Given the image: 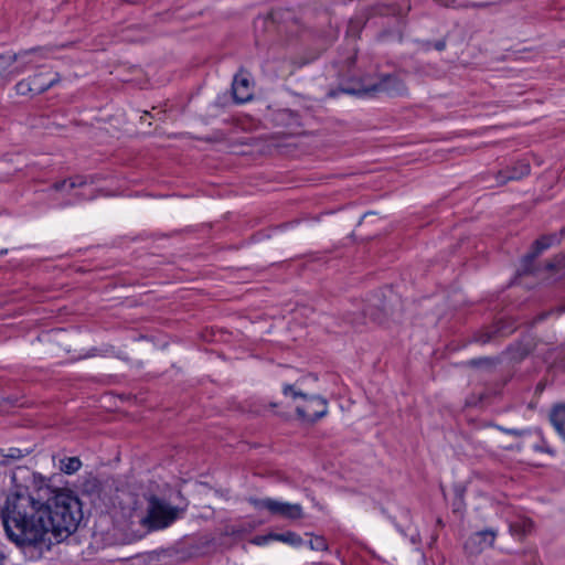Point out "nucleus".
I'll use <instances>...</instances> for the list:
<instances>
[{
	"mask_svg": "<svg viewBox=\"0 0 565 565\" xmlns=\"http://www.w3.org/2000/svg\"><path fill=\"white\" fill-rule=\"evenodd\" d=\"M434 1L445 8H455V3L457 0H434Z\"/></svg>",
	"mask_w": 565,
	"mask_h": 565,
	"instance_id": "26",
	"label": "nucleus"
},
{
	"mask_svg": "<svg viewBox=\"0 0 565 565\" xmlns=\"http://www.w3.org/2000/svg\"><path fill=\"white\" fill-rule=\"evenodd\" d=\"M556 243H559L557 234L543 235L537 238L532 245V250L522 258L520 274L535 275L540 270L535 265V259L541 253Z\"/></svg>",
	"mask_w": 565,
	"mask_h": 565,
	"instance_id": "6",
	"label": "nucleus"
},
{
	"mask_svg": "<svg viewBox=\"0 0 565 565\" xmlns=\"http://www.w3.org/2000/svg\"><path fill=\"white\" fill-rule=\"evenodd\" d=\"M555 267H556V265L553 262H551V260L546 262L545 265H544V268L546 270H554Z\"/></svg>",
	"mask_w": 565,
	"mask_h": 565,
	"instance_id": "30",
	"label": "nucleus"
},
{
	"mask_svg": "<svg viewBox=\"0 0 565 565\" xmlns=\"http://www.w3.org/2000/svg\"><path fill=\"white\" fill-rule=\"evenodd\" d=\"M15 451H12V455H10L11 458H14Z\"/></svg>",
	"mask_w": 565,
	"mask_h": 565,
	"instance_id": "37",
	"label": "nucleus"
},
{
	"mask_svg": "<svg viewBox=\"0 0 565 565\" xmlns=\"http://www.w3.org/2000/svg\"><path fill=\"white\" fill-rule=\"evenodd\" d=\"M6 70H0V75L4 72Z\"/></svg>",
	"mask_w": 565,
	"mask_h": 565,
	"instance_id": "39",
	"label": "nucleus"
},
{
	"mask_svg": "<svg viewBox=\"0 0 565 565\" xmlns=\"http://www.w3.org/2000/svg\"><path fill=\"white\" fill-rule=\"evenodd\" d=\"M250 503L258 510H267L273 515H279L288 520L303 518L302 507L298 503L281 502L271 498L250 499Z\"/></svg>",
	"mask_w": 565,
	"mask_h": 565,
	"instance_id": "5",
	"label": "nucleus"
},
{
	"mask_svg": "<svg viewBox=\"0 0 565 565\" xmlns=\"http://www.w3.org/2000/svg\"><path fill=\"white\" fill-rule=\"evenodd\" d=\"M274 541L282 542V543H286L294 547H299L303 544L302 537L294 531H286L284 533H275Z\"/></svg>",
	"mask_w": 565,
	"mask_h": 565,
	"instance_id": "14",
	"label": "nucleus"
},
{
	"mask_svg": "<svg viewBox=\"0 0 565 565\" xmlns=\"http://www.w3.org/2000/svg\"><path fill=\"white\" fill-rule=\"evenodd\" d=\"M82 467V461L78 457H66L60 460V469L67 475L75 473Z\"/></svg>",
	"mask_w": 565,
	"mask_h": 565,
	"instance_id": "17",
	"label": "nucleus"
},
{
	"mask_svg": "<svg viewBox=\"0 0 565 565\" xmlns=\"http://www.w3.org/2000/svg\"><path fill=\"white\" fill-rule=\"evenodd\" d=\"M282 394L286 396L290 394L294 398H296V397L307 398V394L302 393L301 391H296L294 385H291V384L284 385Z\"/></svg>",
	"mask_w": 565,
	"mask_h": 565,
	"instance_id": "24",
	"label": "nucleus"
},
{
	"mask_svg": "<svg viewBox=\"0 0 565 565\" xmlns=\"http://www.w3.org/2000/svg\"><path fill=\"white\" fill-rule=\"evenodd\" d=\"M563 311H564V309H563V308H558V309H557V313H558V315H561Z\"/></svg>",
	"mask_w": 565,
	"mask_h": 565,
	"instance_id": "33",
	"label": "nucleus"
},
{
	"mask_svg": "<svg viewBox=\"0 0 565 565\" xmlns=\"http://www.w3.org/2000/svg\"><path fill=\"white\" fill-rule=\"evenodd\" d=\"M42 511L47 535L51 533L56 540L67 539L77 530L83 519L79 499L67 490L57 491L42 501Z\"/></svg>",
	"mask_w": 565,
	"mask_h": 565,
	"instance_id": "2",
	"label": "nucleus"
},
{
	"mask_svg": "<svg viewBox=\"0 0 565 565\" xmlns=\"http://www.w3.org/2000/svg\"><path fill=\"white\" fill-rule=\"evenodd\" d=\"M561 235H565V228L561 231Z\"/></svg>",
	"mask_w": 565,
	"mask_h": 565,
	"instance_id": "36",
	"label": "nucleus"
},
{
	"mask_svg": "<svg viewBox=\"0 0 565 565\" xmlns=\"http://www.w3.org/2000/svg\"><path fill=\"white\" fill-rule=\"evenodd\" d=\"M41 88L42 87H39L35 85V83L31 82V77L22 79V81L18 82L15 85L17 93L22 96L28 95V94L33 95V92H39V90H41Z\"/></svg>",
	"mask_w": 565,
	"mask_h": 565,
	"instance_id": "20",
	"label": "nucleus"
},
{
	"mask_svg": "<svg viewBox=\"0 0 565 565\" xmlns=\"http://www.w3.org/2000/svg\"><path fill=\"white\" fill-rule=\"evenodd\" d=\"M232 92L235 102L241 104L253 98V85L246 74L239 73L235 75Z\"/></svg>",
	"mask_w": 565,
	"mask_h": 565,
	"instance_id": "10",
	"label": "nucleus"
},
{
	"mask_svg": "<svg viewBox=\"0 0 565 565\" xmlns=\"http://www.w3.org/2000/svg\"><path fill=\"white\" fill-rule=\"evenodd\" d=\"M550 422L565 441V404L554 405L550 412Z\"/></svg>",
	"mask_w": 565,
	"mask_h": 565,
	"instance_id": "12",
	"label": "nucleus"
},
{
	"mask_svg": "<svg viewBox=\"0 0 565 565\" xmlns=\"http://www.w3.org/2000/svg\"><path fill=\"white\" fill-rule=\"evenodd\" d=\"M86 183L87 179L85 177L77 175L75 178H71L70 180L55 182L53 184V189L56 191H62L67 186L70 190H72L75 188L84 186Z\"/></svg>",
	"mask_w": 565,
	"mask_h": 565,
	"instance_id": "16",
	"label": "nucleus"
},
{
	"mask_svg": "<svg viewBox=\"0 0 565 565\" xmlns=\"http://www.w3.org/2000/svg\"><path fill=\"white\" fill-rule=\"evenodd\" d=\"M43 75L44 74H36L31 77L32 83H35L36 86L42 87L41 90L33 92V95H40V94L46 92L47 89H50L51 87H53L61 81V77L57 73L54 74V76L46 82L42 79Z\"/></svg>",
	"mask_w": 565,
	"mask_h": 565,
	"instance_id": "15",
	"label": "nucleus"
},
{
	"mask_svg": "<svg viewBox=\"0 0 565 565\" xmlns=\"http://www.w3.org/2000/svg\"><path fill=\"white\" fill-rule=\"evenodd\" d=\"M499 332H500L499 327L490 328V329L482 330V331L476 333L473 339L476 342H478L480 344H487V343L491 342L492 340H494L497 338V335L499 334Z\"/></svg>",
	"mask_w": 565,
	"mask_h": 565,
	"instance_id": "19",
	"label": "nucleus"
},
{
	"mask_svg": "<svg viewBox=\"0 0 565 565\" xmlns=\"http://www.w3.org/2000/svg\"><path fill=\"white\" fill-rule=\"evenodd\" d=\"M45 57L42 47L21 50L17 53H3L0 54V70H8L12 64L19 63V66L14 70V73L19 74L32 66H39V62Z\"/></svg>",
	"mask_w": 565,
	"mask_h": 565,
	"instance_id": "4",
	"label": "nucleus"
},
{
	"mask_svg": "<svg viewBox=\"0 0 565 565\" xmlns=\"http://www.w3.org/2000/svg\"><path fill=\"white\" fill-rule=\"evenodd\" d=\"M497 363H498L497 359L486 356V358L471 359L467 362V365H469L471 367L491 369V367L495 366Z\"/></svg>",
	"mask_w": 565,
	"mask_h": 565,
	"instance_id": "21",
	"label": "nucleus"
},
{
	"mask_svg": "<svg viewBox=\"0 0 565 565\" xmlns=\"http://www.w3.org/2000/svg\"><path fill=\"white\" fill-rule=\"evenodd\" d=\"M15 451H12V455H10L11 458H14Z\"/></svg>",
	"mask_w": 565,
	"mask_h": 565,
	"instance_id": "38",
	"label": "nucleus"
},
{
	"mask_svg": "<svg viewBox=\"0 0 565 565\" xmlns=\"http://www.w3.org/2000/svg\"><path fill=\"white\" fill-rule=\"evenodd\" d=\"M305 399L306 404L296 408V413L301 420L313 424L327 415L328 406L323 397L307 395Z\"/></svg>",
	"mask_w": 565,
	"mask_h": 565,
	"instance_id": "8",
	"label": "nucleus"
},
{
	"mask_svg": "<svg viewBox=\"0 0 565 565\" xmlns=\"http://www.w3.org/2000/svg\"><path fill=\"white\" fill-rule=\"evenodd\" d=\"M364 317H369L374 322L383 323L387 317V309L385 307L375 309L374 306L369 305L364 309Z\"/></svg>",
	"mask_w": 565,
	"mask_h": 565,
	"instance_id": "18",
	"label": "nucleus"
},
{
	"mask_svg": "<svg viewBox=\"0 0 565 565\" xmlns=\"http://www.w3.org/2000/svg\"><path fill=\"white\" fill-rule=\"evenodd\" d=\"M497 532L492 529L478 531L469 535L465 542V550L470 555H478L486 548L493 546Z\"/></svg>",
	"mask_w": 565,
	"mask_h": 565,
	"instance_id": "9",
	"label": "nucleus"
},
{
	"mask_svg": "<svg viewBox=\"0 0 565 565\" xmlns=\"http://www.w3.org/2000/svg\"><path fill=\"white\" fill-rule=\"evenodd\" d=\"M550 313H551V312H544V313L540 315V316L535 319V321H542V320H544V319H545Z\"/></svg>",
	"mask_w": 565,
	"mask_h": 565,
	"instance_id": "31",
	"label": "nucleus"
},
{
	"mask_svg": "<svg viewBox=\"0 0 565 565\" xmlns=\"http://www.w3.org/2000/svg\"><path fill=\"white\" fill-rule=\"evenodd\" d=\"M274 534L275 533H269L266 535H257L250 541V543H253L254 545H259V546L266 545L270 541H274Z\"/></svg>",
	"mask_w": 565,
	"mask_h": 565,
	"instance_id": "25",
	"label": "nucleus"
},
{
	"mask_svg": "<svg viewBox=\"0 0 565 565\" xmlns=\"http://www.w3.org/2000/svg\"><path fill=\"white\" fill-rule=\"evenodd\" d=\"M178 510L156 495H151L148 500V514L145 523L152 530H160L169 526L175 521Z\"/></svg>",
	"mask_w": 565,
	"mask_h": 565,
	"instance_id": "3",
	"label": "nucleus"
},
{
	"mask_svg": "<svg viewBox=\"0 0 565 565\" xmlns=\"http://www.w3.org/2000/svg\"><path fill=\"white\" fill-rule=\"evenodd\" d=\"M434 46H435V49L437 51H443L446 47V42L445 41H437Z\"/></svg>",
	"mask_w": 565,
	"mask_h": 565,
	"instance_id": "29",
	"label": "nucleus"
},
{
	"mask_svg": "<svg viewBox=\"0 0 565 565\" xmlns=\"http://www.w3.org/2000/svg\"><path fill=\"white\" fill-rule=\"evenodd\" d=\"M309 547L312 551H328L329 546L323 536H315L309 541Z\"/></svg>",
	"mask_w": 565,
	"mask_h": 565,
	"instance_id": "23",
	"label": "nucleus"
},
{
	"mask_svg": "<svg viewBox=\"0 0 565 565\" xmlns=\"http://www.w3.org/2000/svg\"><path fill=\"white\" fill-rule=\"evenodd\" d=\"M347 323L351 324L353 328H358L360 326V318L349 316L345 318Z\"/></svg>",
	"mask_w": 565,
	"mask_h": 565,
	"instance_id": "27",
	"label": "nucleus"
},
{
	"mask_svg": "<svg viewBox=\"0 0 565 565\" xmlns=\"http://www.w3.org/2000/svg\"><path fill=\"white\" fill-rule=\"evenodd\" d=\"M3 561H4V555H3V553L0 551V565H3Z\"/></svg>",
	"mask_w": 565,
	"mask_h": 565,
	"instance_id": "32",
	"label": "nucleus"
},
{
	"mask_svg": "<svg viewBox=\"0 0 565 565\" xmlns=\"http://www.w3.org/2000/svg\"><path fill=\"white\" fill-rule=\"evenodd\" d=\"M6 253H7V250H6V249H4V250H0V256H1V255H3V254H6Z\"/></svg>",
	"mask_w": 565,
	"mask_h": 565,
	"instance_id": "34",
	"label": "nucleus"
},
{
	"mask_svg": "<svg viewBox=\"0 0 565 565\" xmlns=\"http://www.w3.org/2000/svg\"><path fill=\"white\" fill-rule=\"evenodd\" d=\"M509 529L512 535L522 539L532 532L533 521L527 518H518L515 521L510 523Z\"/></svg>",
	"mask_w": 565,
	"mask_h": 565,
	"instance_id": "13",
	"label": "nucleus"
},
{
	"mask_svg": "<svg viewBox=\"0 0 565 565\" xmlns=\"http://www.w3.org/2000/svg\"><path fill=\"white\" fill-rule=\"evenodd\" d=\"M277 404L276 403H270V407H276Z\"/></svg>",
	"mask_w": 565,
	"mask_h": 565,
	"instance_id": "35",
	"label": "nucleus"
},
{
	"mask_svg": "<svg viewBox=\"0 0 565 565\" xmlns=\"http://www.w3.org/2000/svg\"><path fill=\"white\" fill-rule=\"evenodd\" d=\"M530 171L531 168L526 161H518L514 166L499 171L497 180L499 184H504L510 180H520L526 177Z\"/></svg>",
	"mask_w": 565,
	"mask_h": 565,
	"instance_id": "11",
	"label": "nucleus"
},
{
	"mask_svg": "<svg viewBox=\"0 0 565 565\" xmlns=\"http://www.w3.org/2000/svg\"><path fill=\"white\" fill-rule=\"evenodd\" d=\"M1 519L8 539L21 548H36L51 543L42 500L29 492L9 494L1 508Z\"/></svg>",
	"mask_w": 565,
	"mask_h": 565,
	"instance_id": "1",
	"label": "nucleus"
},
{
	"mask_svg": "<svg viewBox=\"0 0 565 565\" xmlns=\"http://www.w3.org/2000/svg\"><path fill=\"white\" fill-rule=\"evenodd\" d=\"M504 431L512 436H523L527 433L526 430H519V429H513V428L504 429Z\"/></svg>",
	"mask_w": 565,
	"mask_h": 565,
	"instance_id": "28",
	"label": "nucleus"
},
{
	"mask_svg": "<svg viewBox=\"0 0 565 565\" xmlns=\"http://www.w3.org/2000/svg\"><path fill=\"white\" fill-rule=\"evenodd\" d=\"M366 93H384L390 96L402 95L406 92V86L399 73L383 74L379 81L364 88Z\"/></svg>",
	"mask_w": 565,
	"mask_h": 565,
	"instance_id": "7",
	"label": "nucleus"
},
{
	"mask_svg": "<svg viewBox=\"0 0 565 565\" xmlns=\"http://www.w3.org/2000/svg\"><path fill=\"white\" fill-rule=\"evenodd\" d=\"M493 4H494V2H491V1H484V2L463 1V2H460L458 4L455 3V8L456 9H469V8L486 9V8H489V7L493 6Z\"/></svg>",
	"mask_w": 565,
	"mask_h": 565,
	"instance_id": "22",
	"label": "nucleus"
}]
</instances>
